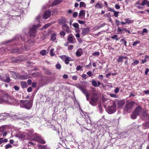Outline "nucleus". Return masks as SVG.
Masks as SVG:
<instances>
[{"mask_svg":"<svg viewBox=\"0 0 149 149\" xmlns=\"http://www.w3.org/2000/svg\"><path fill=\"white\" fill-rule=\"evenodd\" d=\"M86 67H87L88 68H91L92 67V64H91V61H90V63H89V64L88 65H86L85 66Z\"/></svg>","mask_w":149,"mask_h":149,"instance_id":"54","label":"nucleus"},{"mask_svg":"<svg viewBox=\"0 0 149 149\" xmlns=\"http://www.w3.org/2000/svg\"><path fill=\"white\" fill-rule=\"evenodd\" d=\"M21 39L23 41L26 42L28 41L29 40V39H26L25 38V37L24 38H23L22 37H21Z\"/></svg>","mask_w":149,"mask_h":149,"instance_id":"53","label":"nucleus"},{"mask_svg":"<svg viewBox=\"0 0 149 149\" xmlns=\"http://www.w3.org/2000/svg\"><path fill=\"white\" fill-rule=\"evenodd\" d=\"M110 95L111 97H114L115 98H116L117 97V95L116 94H110Z\"/></svg>","mask_w":149,"mask_h":149,"instance_id":"56","label":"nucleus"},{"mask_svg":"<svg viewBox=\"0 0 149 149\" xmlns=\"http://www.w3.org/2000/svg\"><path fill=\"white\" fill-rule=\"evenodd\" d=\"M144 126L146 128H149V121H147L146 123H145Z\"/></svg>","mask_w":149,"mask_h":149,"instance_id":"39","label":"nucleus"},{"mask_svg":"<svg viewBox=\"0 0 149 149\" xmlns=\"http://www.w3.org/2000/svg\"><path fill=\"white\" fill-rule=\"evenodd\" d=\"M40 26L39 24L36 25H34L31 28L29 31V33L31 36L35 37L36 34L37 28Z\"/></svg>","mask_w":149,"mask_h":149,"instance_id":"5","label":"nucleus"},{"mask_svg":"<svg viewBox=\"0 0 149 149\" xmlns=\"http://www.w3.org/2000/svg\"><path fill=\"white\" fill-rule=\"evenodd\" d=\"M78 22L80 24H84L85 23V22L84 21H81L80 20H78Z\"/></svg>","mask_w":149,"mask_h":149,"instance_id":"62","label":"nucleus"},{"mask_svg":"<svg viewBox=\"0 0 149 149\" xmlns=\"http://www.w3.org/2000/svg\"><path fill=\"white\" fill-rule=\"evenodd\" d=\"M91 82L92 85L93 86L95 87H97V81H96L94 80V79H92V80Z\"/></svg>","mask_w":149,"mask_h":149,"instance_id":"30","label":"nucleus"},{"mask_svg":"<svg viewBox=\"0 0 149 149\" xmlns=\"http://www.w3.org/2000/svg\"><path fill=\"white\" fill-rule=\"evenodd\" d=\"M100 52H96L93 53L92 54L94 56H98L100 55Z\"/></svg>","mask_w":149,"mask_h":149,"instance_id":"37","label":"nucleus"},{"mask_svg":"<svg viewBox=\"0 0 149 149\" xmlns=\"http://www.w3.org/2000/svg\"><path fill=\"white\" fill-rule=\"evenodd\" d=\"M12 146L10 144H8L6 145L5 146V148L6 149H7L8 148H12Z\"/></svg>","mask_w":149,"mask_h":149,"instance_id":"40","label":"nucleus"},{"mask_svg":"<svg viewBox=\"0 0 149 149\" xmlns=\"http://www.w3.org/2000/svg\"><path fill=\"white\" fill-rule=\"evenodd\" d=\"M142 108L139 105L138 106L134 109L133 113L131 115V117L133 119H135L137 116L139 115L141 111Z\"/></svg>","mask_w":149,"mask_h":149,"instance_id":"4","label":"nucleus"},{"mask_svg":"<svg viewBox=\"0 0 149 149\" xmlns=\"http://www.w3.org/2000/svg\"><path fill=\"white\" fill-rule=\"evenodd\" d=\"M11 51L12 53H17L19 54L21 52L19 49L17 47H15L12 49L11 50Z\"/></svg>","mask_w":149,"mask_h":149,"instance_id":"17","label":"nucleus"},{"mask_svg":"<svg viewBox=\"0 0 149 149\" xmlns=\"http://www.w3.org/2000/svg\"><path fill=\"white\" fill-rule=\"evenodd\" d=\"M125 103V101L123 100H119L117 102V106L118 108H121Z\"/></svg>","mask_w":149,"mask_h":149,"instance_id":"15","label":"nucleus"},{"mask_svg":"<svg viewBox=\"0 0 149 149\" xmlns=\"http://www.w3.org/2000/svg\"><path fill=\"white\" fill-rule=\"evenodd\" d=\"M123 31V28L121 29L119 27H118L117 28V31L119 32H121Z\"/></svg>","mask_w":149,"mask_h":149,"instance_id":"60","label":"nucleus"},{"mask_svg":"<svg viewBox=\"0 0 149 149\" xmlns=\"http://www.w3.org/2000/svg\"><path fill=\"white\" fill-rule=\"evenodd\" d=\"M86 6V3L84 2H81L79 4V7H84V8H85Z\"/></svg>","mask_w":149,"mask_h":149,"instance_id":"32","label":"nucleus"},{"mask_svg":"<svg viewBox=\"0 0 149 149\" xmlns=\"http://www.w3.org/2000/svg\"><path fill=\"white\" fill-rule=\"evenodd\" d=\"M63 29L65 31L68 33H70L71 32V30L70 29L69 27L66 24H64L62 26Z\"/></svg>","mask_w":149,"mask_h":149,"instance_id":"11","label":"nucleus"},{"mask_svg":"<svg viewBox=\"0 0 149 149\" xmlns=\"http://www.w3.org/2000/svg\"><path fill=\"white\" fill-rule=\"evenodd\" d=\"M82 53L83 52L82 51L81 49L80 48L77 50L76 53V54L77 57H80L81 56Z\"/></svg>","mask_w":149,"mask_h":149,"instance_id":"19","label":"nucleus"},{"mask_svg":"<svg viewBox=\"0 0 149 149\" xmlns=\"http://www.w3.org/2000/svg\"><path fill=\"white\" fill-rule=\"evenodd\" d=\"M38 146L39 148H40V149H50V148L48 147L46 145H38Z\"/></svg>","mask_w":149,"mask_h":149,"instance_id":"25","label":"nucleus"},{"mask_svg":"<svg viewBox=\"0 0 149 149\" xmlns=\"http://www.w3.org/2000/svg\"><path fill=\"white\" fill-rule=\"evenodd\" d=\"M114 12V16L116 17H117L118 15L119 12L115 11V12Z\"/></svg>","mask_w":149,"mask_h":149,"instance_id":"51","label":"nucleus"},{"mask_svg":"<svg viewBox=\"0 0 149 149\" xmlns=\"http://www.w3.org/2000/svg\"><path fill=\"white\" fill-rule=\"evenodd\" d=\"M80 89L86 96L89 94L87 90L83 87H80Z\"/></svg>","mask_w":149,"mask_h":149,"instance_id":"16","label":"nucleus"},{"mask_svg":"<svg viewBox=\"0 0 149 149\" xmlns=\"http://www.w3.org/2000/svg\"><path fill=\"white\" fill-rule=\"evenodd\" d=\"M62 2V0H54L51 4V6H53L58 4L60 2Z\"/></svg>","mask_w":149,"mask_h":149,"instance_id":"18","label":"nucleus"},{"mask_svg":"<svg viewBox=\"0 0 149 149\" xmlns=\"http://www.w3.org/2000/svg\"><path fill=\"white\" fill-rule=\"evenodd\" d=\"M147 5V6L149 7V1L147 0H143L141 3L140 5L142 6Z\"/></svg>","mask_w":149,"mask_h":149,"instance_id":"20","label":"nucleus"},{"mask_svg":"<svg viewBox=\"0 0 149 149\" xmlns=\"http://www.w3.org/2000/svg\"><path fill=\"white\" fill-rule=\"evenodd\" d=\"M115 23L117 26H118L120 24V22H119V20H118V19H116L115 21Z\"/></svg>","mask_w":149,"mask_h":149,"instance_id":"58","label":"nucleus"},{"mask_svg":"<svg viewBox=\"0 0 149 149\" xmlns=\"http://www.w3.org/2000/svg\"><path fill=\"white\" fill-rule=\"evenodd\" d=\"M70 59H71V58L70 57H66L64 60L65 63L66 64H69V61H70Z\"/></svg>","mask_w":149,"mask_h":149,"instance_id":"28","label":"nucleus"},{"mask_svg":"<svg viewBox=\"0 0 149 149\" xmlns=\"http://www.w3.org/2000/svg\"><path fill=\"white\" fill-rule=\"evenodd\" d=\"M56 33H54L52 34L51 36V40L52 41H54L56 39Z\"/></svg>","mask_w":149,"mask_h":149,"instance_id":"27","label":"nucleus"},{"mask_svg":"<svg viewBox=\"0 0 149 149\" xmlns=\"http://www.w3.org/2000/svg\"><path fill=\"white\" fill-rule=\"evenodd\" d=\"M85 11L84 10H81L80 11L79 15V17H81L83 16L84 17L85 15Z\"/></svg>","mask_w":149,"mask_h":149,"instance_id":"26","label":"nucleus"},{"mask_svg":"<svg viewBox=\"0 0 149 149\" xmlns=\"http://www.w3.org/2000/svg\"><path fill=\"white\" fill-rule=\"evenodd\" d=\"M139 63V61L137 60H135L132 63V65L135 66L136 65H137Z\"/></svg>","mask_w":149,"mask_h":149,"instance_id":"34","label":"nucleus"},{"mask_svg":"<svg viewBox=\"0 0 149 149\" xmlns=\"http://www.w3.org/2000/svg\"><path fill=\"white\" fill-rule=\"evenodd\" d=\"M61 65L60 64H57L56 65V69H60L61 68Z\"/></svg>","mask_w":149,"mask_h":149,"instance_id":"45","label":"nucleus"},{"mask_svg":"<svg viewBox=\"0 0 149 149\" xmlns=\"http://www.w3.org/2000/svg\"><path fill=\"white\" fill-rule=\"evenodd\" d=\"M37 86V83L36 82H34L32 83V86L33 88L36 87Z\"/></svg>","mask_w":149,"mask_h":149,"instance_id":"59","label":"nucleus"},{"mask_svg":"<svg viewBox=\"0 0 149 149\" xmlns=\"http://www.w3.org/2000/svg\"><path fill=\"white\" fill-rule=\"evenodd\" d=\"M140 42L139 40L136 41L134 42H133L132 45L133 46H136L138 44L140 43Z\"/></svg>","mask_w":149,"mask_h":149,"instance_id":"38","label":"nucleus"},{"mask_svg":"<svg viewBox=\"0 0 149 149\" xmlns=\"http://www.w3.org/2000/svg\"><path fill=\"white\" fill-rule=\"evenodd\" d=\"M18 78L19 79H26L28 78V76L27 75H19L18 77Z\"/></svg>","mask_w":149,"mask_h":149,"instance_id":"24","label":"nucleus"},{"mask_svg":"<svg viewBox=\"0 0 149 149\" xmlns=\"http://www.w3.org/2000/svg\"><path fill=\"white\" fill-rule=\"evenodd\" d=\"M96 9H102L103 8L102 4L99 3H97L95 6Z\"/></svg>","mask_w":149,"mask_h":149,"instance_id":"21","label":"nucleus"},{"mask_svg":"<svg viewBox=\"0 0 149 149\" xmlns=\"http://www.w3.org/2000/svg\"><path fill=\"white\" fill-rule=\"evenodd\" d=\"M130 95H129V97H130L132 96H133V97L135 96L136 95H137V93H135L134 92H132L131 93H130Z\"/></svg>","mask_w":149,"mask_h":149,"instance_id":"36","label":"nucleus"},{"mask_svg":"<svg viewBox=\"0 0 149 149\" xmlns=\"http://www.w3.org/2000/svg\"><path fill=\"white\" fill-rule=\"evenodd\" d=\"M51 24V23H49L48 24H47L45 25L43 27L44 28H46L48 27L49 26H50Z\"/></svg>","mask_w":149,"mask_h":149,"instance_id":"47","label":"nucleus"},{"mask_svg":"<svg viewBox=\"0 0 149 149\" xmlns=\"http://www.w3.org/2000/svg\"><path fill=\"white\" fill-rule=\"evenodd\" d=\"M120 88L119 87L116 88L114 90V92L116 93H118L119 91Z\"/></svg>","mask_w":149,"mask_h":149,"instance_id":"48","label":"nucleus"},{"mask_svg":"<svg viewBox=\"0 0 149 149\" xmlns=\"http://www.w3.org/2000/svg\"><path fill=\"white\" fill-rule=\"evenodd\" d=\"M120 41L123 42V43H124V44L125 45V46L126 47L127 46V41L125 40V39L124 38H122V39H121L120 40Z\"/></svg>","mask_w":149,"mask_h":149,"instance_id":"41","label":"nucleus"},{"mask_svg":"<svg viewBox=\"0 0 149 149\" xmlns=\"http://www.w3.org/2000/svg\"><path fill=\"white\" fill-rule=\"evenodd\" d=\"M124 20L126 22V24H129L131 23H133V20H131L130 18L125 19Z\"/></svg>","mask_w":149,"mask_h":149,"instance_id":"29","label":"nucleus"},{"mask_svg":"<svg viewBox=\"0 0 149 149\" xmlns=\"http://www.w3.org/2000/svg\"><path fill=\"white\" fill-rule=\"evenodd\" d=\"M33 139L38 143L42 144H45L46 143V141L43 137L40 134L35 133L34 134Z\"/></svg>","mask_w":149,"mask_h":149,"instance_id":"3","label":"nucleus"},{"mask_svg":"<svg viewBox=\"0 0 149 149\" xmlns=\"http://www.w3.org/2000/svg\"><path fill=\"white\" fill-rule=\"evenodd\" d=\"M27 91L29 92H31L32 91V88L31 87H29L27 89Z\"/></svg>","mask_w":149,"mask_h":149,"instance_id":"64","label":"nucleus"},{"mask_svg":"<svg viewBox=\"0 0 149 149\" xmlns=\"http://www.w3.org/2000/svg\"><path fill=\"white\" fill-rule=\"evenodd\" d=\"M123 31H124L128 33L129 34H130L131 33L130 31L129 30H127L126 29L123 28Z\"/></svg>","mask_w":149,"mask_h":149,"instance_id":"57","label":"nucleus"},{"mask_svg":"<svg viewBox=\"0 0 149 149\" xmlns=\"http://www.w3.org/2000/svg\"><path fill=\"white\" fill-rule=\"evenodd\" d=\"M142 115L145 117H148L149 116V115L146 112V110L144 111L142 113Z\"/></svg>","mask_w":149,"mask_h":149,"instance_id":"35","label":"nucleus"},{"mask_svg":"<svg viewBox=\"0 0 149 149\" xmlns=\"http://www.w3.org/2000/svg\"><path fill=\"white\" fill-rule=\"evenodd\" d=\"M65 33L64 31L60 32L59 33V35H60V36H65Z\"/></svg>","mask_w":149,"mask_h":149,"instance_id":"49","label":"nucleus"},{"mask_svg":"<svg viewBox=\"0 0 149 149\" xmlns=\"http://www.w3.org/2000/svg\"><path fill=\"white\" fill-rule=\"evenodd\" d=\"M20 102L23 107L28 110L30 109L32 106V103L29 100H21Z\"/></svg>","mask_w":149,"mask_h":149,"instance_id":"2","label":"nucleus"},{"mask_svg":"<svg viewBox=\"0 0 149 149\" xmlns=\"http://www.w3.org/2000/svg\"><path fill=\"white\" fill-rule=\"evenodd\" d=\"M46 51L45 50L43 49L40 52V54L42 56L46 54Z\"/></svg>","mask_w":149,"mask_h":149,"instance_id":"42","label":"nucleus"},{"mask_svg":"<svg viewBox=\"0 0 149 149\" xmlns=\"http://www.w3.org/2000/svg\"><path fill=\"white\" fill-rule=\"evenodd\" d=\"M51 12L50 10H47L44 13L43 17L45 19L49 18L51 15Z\"/></svg>","mask_w":149,"mask_h":149,"instance_id":"14","label":"nucleus"},{"mask_svg":"<svg viewBox=\"0 0 149 149\" xmlns=\"http://www.w3.org/2000/svg\"><path fill=\"white\" fill-rule=\"evenodd\" d=\"M10 98V96L8 94H4L1 96V100L2 102H7Z\"/></svg>","mask_w":149,"mask_h":149,"instance_id":"9","label":"nucleus"},{"mask_svg":"<svg viewBox=\"0 0 149 149\" xmlns=\"http://www.w3.org/2000/svg\"><path fill=\"white\" fill-rule=\"evenodd\" d=\"M73 26L74 28H79V25L77 23H74Z\"/></svg>","mask_w":149,"mask_h":149,"instance_id":"46","label":"nucleus"},{"mask_svg":"<svg viewBox=\"0 0 149 149\" xmlns=\"http://www.w3.org/2000/svg\"><path fill=\"white\" fill-rule=\"evenodd\" d=\"M27 83L29 85H31L32 83V81L31 79H29L27 80Z\"/></svg>","mask_w":149,"mask_h":149,"instance_id":"63","label":"nucleus"},{"mask_svg":"<svg viewBox=\"0 0 149 149\" xmlns=\"http://www.w3.org/2000/svg\"><path fill=\"white\" fill-rule=\"evenodd\" d=\"M20 83L22 88H26L28 86V85L26 82L22 81L20 82Z\"/></svg>","mask_w":149,"mask_h":149,"instance_id":"22","label":"nucleus"},{"mask_svg":"<svg viewBox=\"0 0 149 149\" xmlns=\"http://www.w3.org/2000/svg\"><path fill=\"white\" fill-rule=\"evenodd\" d=\"M66 57V55H62L60 56V57L64 61L65 58Z\"/></svg>","mask_w":149,"mask_h":149,"instance_id":"50","label":"nucleus"},{"mask_svg":"<svg viewBox=\"0 0 149 149\" xmlns=\"http://www.w3.org/2000/svg\"><path fill=\"white\" fill-rule=\"evenodd\" d=\"M99 99V96L97 93L93 92L92 94L89 103L92 105L94 106L98 101Z\"/></svg>","mask_w":149,"mask_h":149,"instance_id":"1","label":"nucleus"},{"mask_svg":"<svg viewBox=\"0 0 149 149\" xmlns=\"http://www.w3.org/2000/svg\"><path fill=\"white\" fill-rule=\"evenodd\" d=\"M82 77L83 78H84V79H86L88 77V76L86 74H83L82 75Z\"/></svg>","mask_w":149,"mask_h":149,"instance_id":"61","label":"nucleus"},{"mask_svg":"<svg viewBox=\"0 0 149 149\" xmlns=\"http://www.w3.org/2000/svg\"><path fill=\"white\" fill-rule=\"evenodd\" d=\"M83 67L82 66H81L80 65H78L77 66L76 68V70L77 71H79V70H81L82 68Z\"/></svg>","mask_w":149,"mask_h":149,"instance_id":"44","label":"nucleus"},{"mask_svg":"<svg viewBox=\"0 0 149 149\" xmlns=\"http://www.w3.org/2000/svg\"><path fill=\"white\" fill-rule=\"evenodd\" d=\"M54 51V49H52L50 51V54L51 56H53L55 54L53 53V51Z\"/></svg>","mask_w":149,"mask_h":149,"instance_id":"43","label":"nucleus"},{"mask_svg":"<svg viewBox=\"0 0 149 149\" xmlns=\"http://www.w3.org/2000/svg\"><path fill=\"white\" fill-rule=\"evenodd\" d=\"M135 103L134 101H131L125 106V108L126 111L130 113Z\"/></svg>","mask_w":149,"mask_h":149,"instance_id":"6","label":"nucleus"},{"mask_svg":"<svg viewBox=\"0 0 149 149\" xmlns=\"http://www.w3.org/2000/svg\"><path fill=\"white\" fill-rule=\"evenodd\" d=\"M68 41L70 43H74L76 41L75 38L72 34H70L68 35L67 38Z\"/></svg>","mask_w":149,"mask_h":149,"instance_id":"10","label":"nucleus"},{"mask_svg":"<svg viewBox=\"0 0 149 149\" xmlns=\"http://www.w3.org/2000/svg\"><path fill=\"white\" fill-rule=\"evenodd\" d=\"M8 141V140L6 139H3V138H0V145L3 143L7 142Z\"/></svg>","mask_w":149,"mask_h":149,"instance_id":"31","label":"nucleus"},{"mask_svg":"<svg viewBox=\"0 0 149 149\" xmlns=\"http://www.w3.org/2000/svg\"><path fill=\"white\" fill-rule=\"evenodd\" d=\"M1 80L2 81L8 83H9L10 81V77L8 75H6L3 77L2 76Z\"/></svg>","mask_w":149,"mask_h":149,"instance_id":"12","label":"nucleus"},{"mask_svg":"<svg viewBox=\"0 0 149 149\" xmlns=\"http://www.w3.org/2000/svg\"><path fill=\"white\" fill-rule=\"evenodd\" d=\"M82 35L84 36L88 33L90 31V29L88 27L82 28Z\"/></svg>","mask_w":149,"mask_h":149,"instance_id":"13","label":"nucleus"},{"mask_svg":"<svg viewBox=\"0 0 149 149\" xmlns=\"http://www.w3.org/2000/svg\"><path fill=\"white\" fill-rule=\"evenodd\" d=\"M78 15V13L77 12H74L73 14V17L74 18H76L77 17Z\"/></svg>","mask_w":149,"mask_h":149,"instance_id":"55","label":"nucleus"},{"mask_svg":"<svg viewBox=\"0 0 149 149\" xmlns=\"http://www.w3.org/2000/svg\"><path fill=\"white\" fill-rule=\"evenodd\" d=\"M87 74L90 77H92L93 76V74L92 73V72L91 71H89L87 72Z\"/></svg>","mask_w":149,"mask_h":149,"instance_id":"52","label":"nucleus"},{"mask_svg":"<svg viewBox=\"0 0 149 149\" xmlns=\"http://www.w3.org/2000/svg\"><path fill=\"white\" fill-rule=\"evenodd\" d=\"M116 104L115 103H113V105L109 107L108 109V113L110 114L114 113L116 111Z\"/></svg>","mask_w":149,"mask_h":149,"instance_id":"8","label":"nucleus"},{"mask_svg":"<svg viewBox=\"0 0 149 149\" xmlns=\"http://www.w3.org/2000/svg\"><path fill=\"white\" fill-rule=\"evenodd\" d=\"M13 116L10 113H2L0 114V120H4L7 119L8 117Z\"/></svg>","mask_w":149,"mask_h":149,"instance_id":"7","label":"nucleus"},{"mask_svg":"<svg viewBox=\"0 0 149 149\" xmlns=\"http://www.w3.org/2000/svg\"><path fill=\"white\" fill-rule=\"evenodd\" d=\"M123 56H120L119 58L117 60V62L118 63H120L123 61Z\"/></svg>","mask_w":149,"mask_h":149,"instance_id":"33","label":"nucleus"},{"mask_svg":"<svg viewBox=\"0 0 149 149\" xmlns=\"http://www.w3.org/2000/svg\"><path fill=\"white\" fill-rule=\"evenodd\" d=\"M59 23L62 24L65 23L67 22V19L64 17H63L59 20Z\"/></svg>","mask_w":149,"mask_h":149,"instance_id":"23","label":"nucleus"}]
</instances>
